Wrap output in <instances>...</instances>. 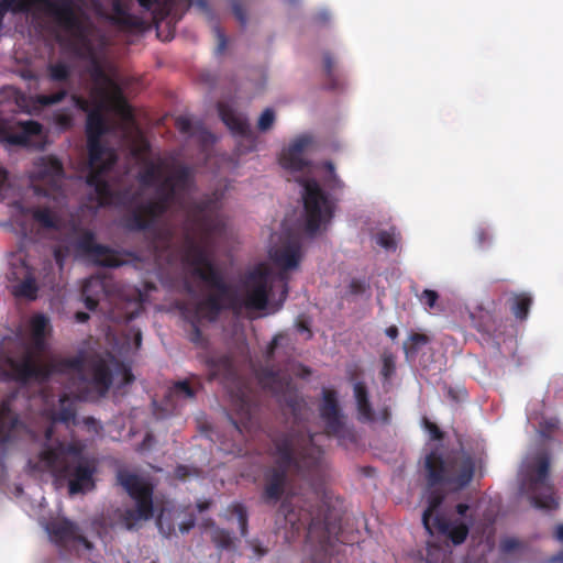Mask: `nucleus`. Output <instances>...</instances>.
Listing matches in <instances>:
<instances>
[{
  "label": "nucleus",
  "mask_w": 563,
  "mask_h": 563,
  "mask_svg": "<svg viewBox=\"0 0 563 563\" xmlns=\"http://www.w3.org/2000/svg\"><path fill=\"white\" fill-rule=\"evenodd\" d=\"M113 15L111 21L113 24L123 30H137L143 31L146 23L142 18L131 14L120 1H114L112 4Z\"/></svg>",
  "instance_id": "nucleus-31"
},
{
  "label": "nucleus",
  "mask_w": 563,
  "mask_h": 563,
  "mask_svg": "<svg viewBox=\"0 0 563 563\" xmlns=\"http://www.w3.org/2000/svg\"><path fill=\"white\" fill-rule=\"evenodd\" d=\"M48 319L44 314H36L31 320V329L33 336H45V330Z\"/></svg>",
  "instance_id": "nucleus-51"
},
{
  "label": "nucleus",
  "mask_w": 563,
  "mask_h": 563,
  "mask_svg": "<svg viewBox=\"0 0 563 563\" xmlns=\"http://www.w3.org/2000/svg\"><path fill=\"white\" fill-rule=\"evenodd\" d=\"M323 68H324L327 78L330 81V88L335 89L338 87V84L335 81V74H334V59H333L332 55L328 52L323 54Z\"/></svg>",
  "instance_id": "nucleus-49"
},
{
  "label": "nucleus",
  "mask_w": 563,
  "mask_h": 563,
  "mask_svg": "<svg viewBox=\"0 0 563 563\" xmlns=\"http://www.w3.org/2000/svg\"><path fill=\"white\" fill-rule=\"evenodd\" d=\"M313 441L312 434L294 428L272 438L271 455L275 463L263 470L261 497L265 504L275 505L282 499L290 471L310 481L323 475V451Z\"/></svg>",
  "instance_id": "nucleus-2"
},
{
  "label": "nucleus",
  "mask_w": 563,
  "mask_h": 563,
  "mask_svg": "<svg viewBox=\"0 0 563 563\" xmlns=\"http://www.w3.org/2000/svg\"><path fill=\"white\" fill-rule=\"evenodd\" d=\"M123 227L133 232L152 231L155 229L150 216L143 209V202L123 217Z\"/></svg>",
  "instance_id": "nucleus-33"
},
{
  "label": "nucleus",
  "mask_w": 563,
  "mask_h": 563,
  "mask_svg": "<svg viewBox=\"0 0 563 563\" xmlns=\"http://www.w3.org/2000/svg\"><path fill=\"white\" fill-rule=\"evenodd\" d=\"M380 375L384 380H389L396 372V356L390 351L385 350L380 355Z\"/></svg>",
  "instance_id": "nucleus-46"
},
{
  "label": "nucleus",
  "mask_w": 563,
  "mask_h": 563,
  "mask_svg": "<svg viewBox=\"0 0 563 563\" xmlns=\"http://www.w3.org/2000/svg\"><path fill=\"white\" fill-rule=\"evenodd\" d=\"M99 99L91 111L87 114L86 136L89 156L90 172L87 175L86 183L93 188V195L90 200H96L99 208L109 207L114 202V194L106 180L104 175L115 165L118 156L113 148L102 144L101 139L109 132V124L104 117V101Z\"/></svg>",
  "instance_id": "nucleus-3"
},
{
  "label": "nucleus",
  "mask_w": 563,
  "mask_h": 563,
  "mask_svg": "<svg viewBox=\"0 0 563 563\" xmlns=\"http://www.w3.org/2000/svg\"><path fill=\"white\" fill-rule=\"evenodd\" d=\"M71 101L74 103V106L82 111V112H86L88 114L89 111H91L92 109H90V102L88 99H86L85 97L82 96H79L77 93H74L71 95Z\"/></svg>",
  "instance_id": "nucleus-57"
},
{
  "label": "nucleus",
  "mask_w": 563,
  "mask_h": 563,
  "mask_svg": "<svg viewBox=\"0 0 563 563\" xmlns=\"http://www.w3.org/2000/svg\"><path fill=\"white\" fill-rule=\"evenodd\" d=\"M418 298L422 305H424L429 309H432L435 307V303L439 299V294L435 290L424 289L418 296Z\"/></svg>",
  "instance_id": "nucleus-54"
},
{
  "label": "nucleus",
  "mask_w": 563,
  "mask_h": 563,
  "mask_svg": "<svg viewBox=\"0 0 563 563\" xmlns=\"http://www.w3.org/2000/svg\"><path fill=\"white\" fill-rule=\"evenodd\" d=\"M43 450H56L60 452L62 461H69V462H87L82 457V449L75 443L65 444L63 442H58L56 446H46Z\"/></svg>",
  "instance_id": "nucleus-39"
},
{
  "label": "nucleus",
  "mask_w": 563,
  "mask_h": 563,
  "mask_svg": "<svg viewBox=\"0 0 563 563\" xmlns=\"http://www.w3.org/2000/svg\"><path fill=\"white\" fill-rule=\"evenodd\" d=\"M476 242L479 247H484L486 244H488L492 240V236L487 229L479 228L477 229L476 233Z\"/></svg>",
  "instance_id": "nucleus-58"
},
{
  "label": "nucleus",
  "mask_w": 563,
  "mask_h": 563,
  "mask_svg": "<svg viewBox=\"0 0 563 563\" xmlns=\"http://www.w3.org/2000/svg\"><path fill=\"white\" fill-rule=\"evenodd\" d=\"M205 364L209 371V379L217 378L232 379L235 377V368L233 362L228 355L207 356Z\"/></svg>",
  "instance_id": "nucleus-30"
},
{
  "label": "nucleus",
  "mask_w": 563,
  "mask_h": 563,
  "mask_svg": "<svg viewBox=\"0 0 563 563\" xmlns=\"http://www.w3.org/2000/svg\"><path fill=\"white\" fill-rule=\"evenodd\" d=\"M37 290L35 280L33 278H25L15 287L14 295L33 300L36 298Z\"/></svg>",
  "instance_id": "nucleus-47"
},
{
  "label": "nucleus",
  "mask_w": 563,
  "mask_h": 563,
  "mask_svg": "<svg viewBox=\"0 0 563 563\" xmlns=\"http://www.w3.org/2000/svg\"><path fill=\"white\" fill-rule=\"evenodd\" d=\"M549 457L545 454H539L536 462L528 466L522 481V488L534 508L555 510L559 507V501L555 497L554 487L549 481Z\"/></svg>",
  "instance_id": "nucleus-11"
},
{
  "label": "nucleus",
  "mask_w": 563,
  "mask_h": 563,
  "mask_svg": "<svg viewBox=\"0 0 563 563\" xmlns=\"http://www.w3.org/2000/svg\"><path fill=\"white\" fill-rule=\"evenodd\" d=\"M34 185V194L59 202L65 199L63 181L65 172L63 163L55 156L47 155L34 162V169L31 176Z\"/></svg>",
  "instance_id": "nucleus-12"
},
{
  "label": "nucleus",
  "mask_w": 563,
  "mask_h": 563,
  "mask_svg": "<svg viewBox=\"0 0 563 563\" xmlns=\"http://www.w3.org/2000/svg\"><path fill=\"white\" fill-rule=\"evenodd\" d=\"M60 452L56 450H42L40 460L60 478L68 479L70 495H76L95 488L93 474L96 467L88 462L62 461Z\"/></svg>",
  "instance_id": "nucleus-10"
},
{
  "label": "nucleus",
  "mask_w": 563,
  "mask_h": 563,
  "mask_svg": "<svg viewBox=\"0 0 563 563\" xmlns=\"http://www.w3.org/2000/svg\"><path fill=\"white\" fill-rule=\"evenodd\" d=\"M275 119L276 117L274 110L271 108H266L258 119L257 129L261 132H266L271 130L275 123Z\"/></svg>",
  "instance_id": "nucleus-50"
},
{
  "label": "nucleus",
  "mask_w": 563,
  "mask_h": 563,
  "mask_svg": "<svg viewBox=\"0 0 563 563\" xmlns=\"http://www.w3.org/2000/svg\"><path fill=\"white\" fill-rule=\"evenodd\" d=\"M79 58L89 62L87 73L89 74L90 79L93 82V88L91 90L92 96L97 97L98 99H108L109 91L114 90L117 93L118 112L122 115L124 120H132L133 113L131 107L121 96L120 88L115 84L112 76L108 73L104 64L99 58L97 52L90 53Z\"/></svg>",
  "instance_id": "nucleus-14"
},
{
  "label": "nucleus",
  "mask_w": 563,
  "mask_h": 563,
  "mask_svg": "<svg viewBox=\"0 0 563 563\" xmlns=\"http://www.w3.org/2000/svg\"><path fill=\"white\" fill-rule=\"evenodd\" d=\"M18 131L0 129V137L10 145L32 147L42 136V124L34 120L19 122Z\"/></svg>",
  "instance_id": "nucleus-23"
},
{
  "label": "nucleus",
  "mask_w": 563,
  "mask_h": 563,
  "mask_svg": "<svg viewBox=\"0 0 563 563\" xmlns=\"http://www.w3.org/2000/svg\"><path fill=\"white\" fill-rule=\"evenodd\" d=\"M213 32L216 34V37L218 40V45L216 48L217 54H222L227 48V36L225 33L222 31V29L219 25L213 26Z\"/></svg>",
  "instance_id": "nucleus-56"
},
{
  "label": "nucleus",
  "mask_w": 563,
  "mask_h": 563,
  "mask_svg": "<svg viewBox=\"0 0 563 563\" xmlns=\"http://www.w3.org/2000/svg\"><path fill=\"white\" fill-rule=\"evenodd\" d=\"M218 113L221 121L232 134L246 139L252 137V131L247 120L238 114L229 104L219 102Z\"/></svg>",
  "instance_id": "nucleus-27"
},
{
  "label": "nucleus",
  "mask_w": 563,
  "mask_h": 563,
  "mask_svg": "<svg viewBox=\"0 0 563 563\" xmlns=\"http://www.w3.org/2000/svg\"><path fill=\"white\" fill-rule=\"evenodd\" d=\"M423 426L426 430L430 433L432 440H442L444 438V432L433 422L423 418Z\"/></svg>",
  "instance_id": "nucleus-55"
},
{
  "label": "nucleus",
  "mask_w": 563,
  "mask_h": 563,
  "mask_svg": "<svg viewBox=\"0 0 563 563\" xmlns=\"http://www.w3.org/2000/svg\"><path fill=\"white\" fill-rule=\"evenodd\" d=\"M117 482L134 501V508H126L120 516V523L128 530L137 529L143 521L154 516V485L146 478L128 470L117 472Z\"/></svg>",
  "instance_id": "nucleus-9"
},
{
  "label": "nucleus",
  "mask_w": 563,
  "mask_h": 563,
  "mask_svg": "<svg viewBox=\"0 0 563 563\" xmlns=\"http://www.w3.org/2000/svg\"><path fill=\"white\" fill-rule=\"evenodd\" d=\"M232 10H233V13H234L236 20L242 25H245L246 24V12H245L243 5L241 3H239L238 1H234L232 4Z\"/></svg>",
  "instance_id": "nucleus-59"
},
{
  "label": "nucleus",
  "mask_w": 563,
  "mask_h": 563,
  "mask_svg": "<svg viewBox=\"0 0 563 563\" xmlns=\"http://www.w3.org/2000/svg\"><path fill=\"white\" fill-rule=\"evenodd\" d=\"M269 258L277 272L272 269V276L280 286V305L288 297L289 272L297 269L301 261V243L298 239L291 238L284 242L280 246L269 250Z\"/></svg>",
  "instance_id": "nucleus-15"
},
{
  "label": "nucleus",
  "mask_w": 563,
  "mask_h": 563,
  "mask_svg": "<svg viewBox=\"0 0 563 563\" xmlns=\"http://www.w3.org/2000/svg\"><path fill=\"white\" fill-rule=\"evenodd\" d=\"M274 289L280 295V286L272 276V269L262 264L257 265L244 275L240 291L230 296L229 308L235 313H240L243 309L264 310L268 305L269 296L274 295ZM278 305L282 306L279 301Z\"/></svg>",
  "instance_id": "nucleus-8"
},
{
  "label": "nucleus",
  "mask_w": 563,
  "mask_h": 563,
  "mask_svg": "<svg viewBox=\"0 0 563 563\" xmlns=\"http://www.w3.org/2000/svg\"><path fill=\"white\" fill-rule=\"evenodd\" d=\"M143 209L147 216H150L154 227L156 225L157 220L169 210L167 206L157 199L143 202Z\"/></svg>",
  "instance_id": "nucleus-45"
},
{
  "label": "nucleus",
  "mask_w": 563,
  "mask_h": 563,
  "mask_svg": "<svg viewBox=\"0 0 563 563\" xmlns=\"http://www.w3.org/2000/svg\"><path fill=\"white\" fill-rule=\"evenodd\" d=\"M118 368L122 372L123 375V383L124 384H131L134 380V376L131 372V369L125 366L123 363H118Z\"/></svg>",
  "instance_id": "nucleus-62"
},
{
  "label": "nucleus",
  "mask_w": 563,
  "mask_h": 563,
  "mask_svg": "<svg viewBox=\"0 0 563 563\" xmlns=\"http://www.w3.org/2000/svg\"><path fill=\"white\" fill-rule=\"evenodd\" d=\"M444 500V496L439 492H432L428 496V507L422 515V523L428 533H432L433 519L438 514L440 506Z\"/></svg>",
  "instance_id": "nucleus-37"
},
{
  "label": "nucleus",
  "mask_w": 563,
  "mask_h": 563,
  "mask_svg": "<svg viewBox=\"0 0 563 563\" xmlns=\"http://www.w3.org/2000/svg\"><path fill=\"white\" fill-rule=\"evenodd\" d=\"M312 139L308 134L297 136L279 156V164L283 168L290 172H301L308 165L309 161L305 157V151L311 144Z\"/></svg>",
  "instance_id": "nucleus-21"
},
{
  "label": "nucleus",
  "mask_w": 563,
  "mask_h": 563,
  "mask_svg": "<svg viewBox=\"0 0 563 563\" xmlns=\"http://www.w3.org/2000/svg\"><path fill=\"white\" fill-rule=\"evenodd\" d=\"M91 379L88 380L84 374L75 372L84 384H91L99 395L103 396L112 385V372L108 362L102 357H97L90 363Z\"/></svg>",
  "instance_id": "nucleus-24"
},
{
  "label": "nucleus",
  "mask_w": 563,
  "mask_h": 563,
  "mask_svg": "<svg viewBox=\"0 0 563 563\" xmlns=\"http://www.w3.org/2000/svg\"><path fill=\"white\" fill-rule=\"evenodd\" d=\"M68 95V90L66 88H60L53 93H40L36 95L34 100L41 107H51L57 103H60Z\"/></svg>",
  "instance_id": "nucleus-44"
},
{
  "label": "nucleus",
  "mask_w": 563,
  "mask_h": 563,
  "mask_svg": "<svg viewBox=\"0 0 563 563\" xmlns=\"http://www.w3.org/2000/svg\"><path fill=\"white\" fill-rule=\"evenodd\" d=\"M354 398L356 402L357 419L363 423H372L376 420L372 404L369 401L368 389L363 382H357L353 386Z\"/></svg>",
  "instance_id": "nucleus-29"
},
{
  "label": "nucleus",
  "mask_w": 563,
  "mask_h": 563,
  "mask_svg": "<svg viewBox=\"0 0 563 563\" xmlns=\"http://www.w3.org/2000/svg\"><path fill=\"white\" fill-rule=\"evenodd\" d=\"M211 540L214 545L220 550H234L235 549V538L232 533L222 528L213 529L211 533Z\"/></svg>",
  "instance_id": "nucleus-43"
},
{
  "label": "nucleus",
  "mask_w": 563,
  "mask_h": 563,
  "mask_svg": "<svg viewBox=\"0 0 563 563\" xmlns=\"http://www.w3.org/2000/svg\"><path fill=\"white\" fill-rule=\"evenodd\" d=\"M467 522H464L461 519H448L443 515H437L433 519L432 533L441 534L446 537L453 544L460 545L462 544L468 533L470 528L474 523V519L472 517L467 518Z\"/></svg>",
  "instance_id": "nucleus-22"
},
{
  "label": "nucleus",
  "mask_w": 563,
  "mask_h": 563,
  "mask_svg": "<svg viewBox=\"0 0 563 563\" xmlns=\"http://www.w3.org/2000/svg\"><path fill=\"white\" fill-rule=\"evenodd\" d=\"M46 530L54 543L60 548H76L82 545L87 550L92 548V543L80 532L79 527L67 519L51 521Z\"/></svg>",
  "instance_id": "nucleus-19"
},
{
  "label": "nucleus",
  "mask_w": 563,
  "mask_h": 563,
  "mask_svg": "<svg viewBox=\"0 0 563 563\" xmlns=\"http://www.w3.org/2000/svg\"><path fill=\"white\" fill-rule=\"evenodd\" d=\"M194 185L195 175L191 167L181 163H173L169 174L156 186V199L170 208Z\"/></svg>",
  "instance_id": "nucleus-16"
},
{
  "label": "nucleus",
  "mask_w": 563,
  "mask_h": 563,
  "mask_svg": "<svg viewBox=\"0 0 563 563\" xmlns=\"http://www.w3.org/2000/svg\"><path fill=\"white\" fill-rule=\"evenodd\" d=\"M107 294L108 280L100 276H90L82 284L81 297L88 310L93 311Z\"/></svg>",
  "instance_id": "nucleus-28"
},
{
  "label": "nucleus",
  "mask_w": 563,
  "mask_h": 563,
  "mask_svg": "<svg viewBox=\"0 0 563 563\" xmlns=\"http://www.w3.org/2000/svg\"><path fill=\"white\" fill-rule=\"evenodd\" d=\"M278 512L284 516L292 534L307 530V541L317 543L325 549L332 538H336L341 530V515L335 508L317 497L311 499L298 498L296 503L285 499L280 504Z\"/></svg>",
  "instance_id": "nucleus-4"
},
{
  "label": "nucleus",
  "mask_w": 563,
  "mask_h": 563,
  "mask_svg": "<svg viewBox=\"0 0 563 563\" xmlns=\"http://www.w3.org/2000/svg\"><path fill=\"white\" fill-rule=\"evenodd\" d=\"M350 291L354 295H360L365 290V284L358 279H353L350 283Z\"/></svg>",
  "instance_id": "nucleus-63"
},
{
  "label": "nucleus",
  "mask_w": 563,
  "mask_h": 563,
  "mask_svg": "<svg viewBox=\"0 0 563 563\" xmlns=\"http://www.w3.org/2000/svg\"><path fill=\"white\" fill-rule=\"evenodd\" d=\"M232 407L236 419L230 416V421L235 429L242 433L243 430H250L253 427L256 405L252 390L245 385L239 387L236 393L232 394Z\"/></svg>",
  "instance_id": "nucleus-20"
},
{
  "label": "nucleus",
  "mask_w": 563,
  "mask_h": 563,
  "mask_svg": "<svg viewBox=\"0 0 563 563\" xmlns=\"http://www.w3.org/2000/svg\"><path fill=\"white\" fill-rule=\"evenodd\" d=\"M169 167L170 165H166L164 159H161L157 163L150 162L146 164L145 168L139 173L137 180L144 188L158 186V184L163 180V169H167L169 172Z\"/></svg>",
  "instance_id": "nucleus-34"
},
{
  "label": "nucleus",
  "mask_w": 563,
  "mask_h": 563,
  "mask_svg": "<svg viewBox=\"0 0 563 563\" xmlns=\"http://www.w3.org/2000/svg\"><path fill=\"white\" fill-rule=\"evenodd\" d=\"M202 388V385L199 380L195 384H191L189 380H178L174 383L169 393L172 396L177 398L192 399L195 398L197 391Z\"/></svg>",
  "instance_id": "nucleus-41"
},
{
  "label": "nucleus",
  "mask_w": 563,
  "mask_h": 563,
  "mask_svg": "<svg viewBox=\"0 0 563 563\" xmlns=\"http://www.w3.org/2000/svg\"><path fill=\"white\" fill-rule=\"evenodd\" d=\"M176 128L181 133H189L191 130V122L189 119H187L185 117H179L176 119Z\"/></svg>",
  "instance_id": "nucleus-61"
},
{
  "label": "nucleus",
  "mask_w": 563,
  "mask_h": 563,
  "mask_svg": "<svg viewBox=\"0 0 563 563\" xmlns=\"http://www.w3.org/2000/svg\"><path fill=\"white\" fill-rule=\"evenodd\" d=\"M376 243L385 250H396V240L393 233L388 231H380L376 235Z\"/></svg>",
  "instance_id": "nucleus-52"
},
{
  "label": "nucleus",
  "mask_w": 563,
  "mask_h": 563,
  "mask_svg": "<svg viewBox=\"0 0 563 563\" xmlns=\"http://www.w3.org/2000/svg\"><path fill=\"white\" fill-rule=\"evenodd\" d=\"M53 422H62L67 426L77 424L76 420V407L73 401H70L67 394H64L59 398V409L52 413Z\"/></svg>",
  "instance_id": "nucleus-35"
},
{
  "label": "nucleus",
  "mask_w": 563,
  "mask_h": 563,
  "mask_svg": "<svg viewBox=\"0 0 563 563\" xmlns=\"http://www.w3.org/2000/svg\"><path fill=\"white\" fill-rule=\"evenodd\" d=\"M429 343L428 335L423 333L412 332L407 341L404 342L402 350L407 357L416 356L419 349Z\"/></svg>",
  "instance_id": "nucleus-42"
},
{
  "label": "nucleus",
  "mask_w": 563,
  "mask_h": 563,
  "mask_svg": "<svg viewBox=\"0 0 563 563\" xmlns=\"http://www.w3.org/2000/svg\"><path fill=\"white\" fill-rule=\"evenodd\" d=\"M77 249L99 266L119 267L123 264L117 251L96 242V236L92 231L87 230L79 236Z\"/></svg>",
  "instance_id": "nucleus-18"
},
{
  "label": "nucleus",
  "mask_w": 563,
  "mask_h": 563,
  "mask_svg": "<svg viewBox=\"0 0 563 563\" xmlns=\"http://www.w3.org/2000/svg\"><path fill=\"white\" fill-rule=\"evenodd\" d=\"M531 305L532 296L529 292L512 294L509 298L510 311L519 320L527 319Z\"/></svg>",
  "instance_id": "nucleus-36"
},
{
  "label": "nucleus",
  "mask_w": 563,
  "mask_h": 563,
  "mask_svg": "<svg viewBox=\"0 0 563 563\" xmlns=\"http://www.w3.org/2000/svg\"><path fill=\"white\" fill-rule=\"evenodd\" d=\"M251 545L254 554L258 558H262L267 553V549L264 548L258 541H252Z\"/></svg>",
  "instance_id": "nucleus-64"
},
{
  "label": "nucleus",
  "mask_w": 563,
  "mask_h": 563,
  "mask_svg": "<svg viewBox=\"0 0 563 563\" xmlns=\"http://www.w3.org/2000/svg\"><path fill=\"white\" fill-rule=\"evenodd\" d=\"M33 5L41 7L46 12V4L36 0H1L0 9L4 12L26 13Z\"/></svg>",
  "instance_id": "nucleus-38"
},
{
  "label": "nucleus",
  "mask_w": 563,
  "mask_h": 563,
  "mask_svg": "<svg viewBox=\"0 0 563 563\" xmlns=\"http://www.w3.org/2000/svg\"><path fill=\"white\" fill-rule=\"evenodd\" d=\"M23 427L19 416L14 413L8 402L0 404V449H5L16 439L15 432Z\"/></svg>",
  "instance_id": "nucleus-26"
},
{
  "label": "nucleus",
  "mask_w": 563,
  "mask_h": 563,
  "mask_svg": "<svg viewBox=\"0 0 563 563\" xmlns=\"http://www.w3.org/2000/svg\"><path fill=\"white\" fill-rule=\"evenodd\" d=\"M198 321H199V318H197V316H195V318L190 322L191 329L189 332V340L197 345H202L205 343V338L200 330Z\"/></svg>",
  "instance_id": "nucleus-53"
},
{
  "label": "nucleus",
  "mask_w": 563,
  "mask_h": 563,
  "mask_svg": "<svg viewBox=\"0 0 563 563\" xmlns=\"http://www.w3.org/2000/svg\"><path fill=\"white\" fill-rule=\"evenodd\" d=\"M231 514L234 515L238 518L240 531L242 537H245L247 533V510L244 505L236 503L233 504L230 508Z\"/></svg>",
  "instance_id": "nucleus-48"
},
{
  "label": "nucleus",
  "mask_w": 563,
  "mask_h": 563,
  "mask_svg": "<svg viewBox=\"0 0 563 563\" xmlns=\"http://www.w3.org/2000/svg\"><path fill=\"white\" fill-rule=\"evenodd\" d=\"M34 349L27 350L21 360H9L12 379L20 384L29 382L46 383L53 375L80 373L84 365V357H60L58 355H44V336H33Z\"/></svg>",
  "instance_id": "nucleus-5"
},
{
  "label": "nucleus",
  "mask_w": 563,
  "mask_h": 563,
  "mask_svg": "<svg viewBox=\"0 0 563 563\" xmlns=\"http://www.w3.org/2000/svg\"><path fill=\"white\" fill-rule=\"evenodd\" d=\"M325 168L328 169V172L332 175V188L334 189H341L344 187V184L343 181L335 175V172H334V165L332 162H327L324 164Z\"/></svg>",
  "instance_id": "nucleus-60"
},
{
  "label": "nucleus",
  "mask_w": 563,
  "mask_h": 563,
  "mask_svg": "<svg viewBox=\"0 0 563 563\" xmlns=\"http://www.w3.org/2000/svg\"><path fill=\"white\" fill-rule=\"evenodd\" d=\"M140 7L150 11L157 5V12L154 13V20H164L168 15L178 21L183 18L185 11L191 5L190 0H136Z\"/></svg>",
  "instance_id": "nucleus-25"
},
{
  "label": "nucleus",
  "mask_w": 563,
  "mask_h": 563,
  "mask_svg": "<svg viewBox=\"0 0 563 563\" xmlns=\"http://www.w3.org/2000/svg\"><path fill=\"white\" fill-rule=\"evenodd\" d=\"M47 78L52 82H68L71 77V67L62 60L49 63L46 67Z\"/></svg>",
  "instance_id": "nucleus-40"
},
{
  "label": "nucleus",
  "mask_w": 563,
  "mask_h": 563,
  "mask_svg": "<svg viewBox=\"0 0 563 563\" xmlns=\"http://www.w3.org/2000/svg\"><path fill=\"white\" fill-rule=\"evenodd\" d=\"M302 198L306 231L308 234L314 235L322 223H328L333 218L334 203L314 179L305 180Z\"/></svg>",
  "instance_id": "nucleus-13"
},
{
  "label": "nucleus",
  "mask_w": 563,
  "mask_h": 563,
  "mask_svg": "<svg viewBox=\"0 0 563 563\" xmlns=\"http://www.w3.org/2000/svg\"><path fill=\"white\" fill-rule=\"evenodd\" d=\"M220 197L217 192L205 195L197 200L183 205L185 221L183 224V262L191 268V275L219 294H211L196 306L195 316L206 314L216 320L223 306L221 296L229 291L221 273L210 258L209 244L216 235L224 231V222L219 213Z\"/></svg>",
  "instance_id": "nucleus-1"
},
{
  "label": "nucleus",
  "mask_w": 563,
  "mask_h": 563,
  "mask_svg": "<svg viewBox=\"0 0 563 563\" xmlns=\"http://www.w3.org/2000/svg\"><path fill=\"white\" fill-rule=\"evenodd\" d=\"M294 346L285 332L275 334L264 352L265 365L256 371L258 383L274 395L284 394L291 384L288 374Z\"/></svg>",
  "instance_id": "nucleus-7"
},
{
  "label": "nucleus",
  "mask_w": 563,
  "mask_h": 563,
  "mask_svg": "<svg viewBox=\"0 0 563 563\" xmlns=\"http://www.w3.org/2000/svg\"><path fill=\"white\" fill-rule=\"evenodd\" d=\"M424 470L430 487L441 486L457 493L472 482L475 461L472 455L462 451L444 452L437 446L426 455Z\"/></svg>",
  "instance_id": "nucleus-6"
},
{
  "label": "nucleus",
  "mask_w": 563,
  "mask_h": 563,
  "mask_svg": "<svg viewBox=\"0 0 563 563\" xmlns=\"http://www.w3.org/2000/svg\"><path fill=\"white\" fill-rule=\"evenodd\" d=\"M322 404L320 405L319 412L321 419L325 423V433L329 437H335L340 441H355L353 430L345 426L341 409L339 407L336 391L332 389H323Z\"/></svg>",
  "instance_id": "nucleus-17"
},
{
  "label": "nucleus",
  "mask_w": 563,
  "mask_h": 563,
  "mask_svg": "<svg viewBox=\"0 0 563 563\" xmlns=\"http://www.w3.org/2000/svg\"><path fill=\"white\" fill-rule=\"evenodd\" d=\"M62 202L63 200H60L59 202H55L53 200V207H30L25 210V213L30 214L33 218V220L44 229H57L59 219L57 212L54 209L57 206L62 205Z\"/></svg>",
  "instance_id": "nucleus-32"
}]
</instances>
